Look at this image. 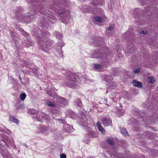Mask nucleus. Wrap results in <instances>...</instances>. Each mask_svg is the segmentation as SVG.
<instances>
[{
	"label": "nucleus",
	"instance_id": "34",
	"mask_svg": "<svg viewBox=\"0 0 158 158\" xmlns=\"http://www.w3.org/2000/svg\"><path fill=\"white\" fill-rule=\"evenodd\" d=\"M10 35L11 38H12L13 39H15L14 38L15 37V36L13 34L12 32H10Z\"/></svg>",
	"mask_w": 158,
	"mask_h": 158
},
{
	"label": "nucleus",
	"instance_id": "31",
	"mask_svg": "<svg viewBox=\"0 0 158 158\" xmlns=\"http://www.w3.org/2000/svg\"><path fill=\"white\" fill-rule=\"evenodd\" d=\"M139 72V69H137L133 71V72L135 73H137Z\"/></svg>",
	"mask_w": 158,
	"mask_h": 158
},
{
	"label": "nucleus",
	"instance_id": "25",
	"mask_svg": "<svg viewBox=\"0 0 158 158\" xmlns=\"http://www.w3.org/2000/svg\"><path fill=\"white\" fill-rule=\"evenodd\" d=\"M28 113L32 114H34L36 112V111L34 109H29L28 110Z\"/></svg>",
	"mask_w": 158,
	"mask_h": 158
},
{
	"label": "nucleus",
	"instance_id": "11",
	"mask_svg": "<svg viewBox=\"0 0 158 158\" xmlns=\"http://www.w3.org/2000/svg\"><path fill=\"white\" fill-rule=\"evenodd\" d=\"M9 120L10 121L16 123H19V121L15 118V117L12 115H10L9 117Z\"/></svg>",
	"mask_w": 158,
	"mask_h": 158
},
{
	"label": "nucleus",
	"instance_id": "13",
	"mask_svg": "<svg viewBox=\"0 0 158 158\" xmlns=\"http://www.w3.org/2000/svg\"><path fill=\"white\" fill-rule=\"evenodd\" d=\"M2 127L1 128V131L6 132L8 134H10L11 131L9 130L6 129L5 127L3 126H2Z\"/></svg>",
	"mask_w": 158,
	"mask_h": 158
},
{
	"label": "nucleus",
	"instance_id": "7",
	"mask_svg": "<svg viewBox=\"0 0 158 158\" xmlns=\"http://www.w3.org/2000/svg\"><path fill=\"white\" fill-rule=\"evenodd\" d=\"M73 127L70 125H67L65 126L64 128V131L67 132H71L72 131Z\"/></svg>",
	"mask_w": 158,
	"mask_h": 158
},
{
	"label": "nucleus",
	"instance_id": "43",
	"mask_svg": "<svg viewBox=\"0 0 158 158\" xmlns=\"http://www.w3.org/2000/svg\"><path fill=\"white\" fill-rule=\"evenodd\" d=\"M90 12H91V13H94V12L93 11H90Z\"/></svg>",
	"mask_w": 158,
	"mask_h": 158
},
{
	"label": "nucleus",
	"instance_id": "18",
	"mask_svg": "<svg viewBox=\"0 0 158 158\" xmlns=\"http://www.w3.org/2000/svg\"><path fill=\"white\" fill-rule=\"evenodd\" d=\"M94 19L99 23H101L102 22V19L101 17L98 16L94 17Z\"/></svg>",
	"mask_w": 158,
	"mask_h": 158
},
{
	"label": "nucleus",
	"instance_id": "39",
	"mask_svg": "<svg viewBox=\"0 0 158 158\" xmlns=\"http://www.w3.org/2000/svg\"><path fill=\"white\" fill-rule=\"evenodd\" d=\"M24 107V106L22 105H21L19 106L20 108H22Z\"/></svg>",
	"mask_w": 158,
	"mask_h": 158
},
{
	"label": "nucleus",
	"instance_id": "44",
	"mask_svg": "<svg viewBox=\"0 0 158 158\" xmlns=\"http://www.w3.org/2000/svg\"><path fill=\"white\" fill-rule=\"evenodd\" d=\"M63 55V54H62V53H60V56H62Z\"/></svg>",
	"mask_w": 158,
	"mask_h": 158
},
{
	"label": "nucleus",
	"instance_id": "45",
	"mask_svg": "<svg viewBox=\"0 0 158 158\" xmlns=\"http://www.w3.org/2000/svg\"><path fill=\"white\" fill-rule=\"evenodd\" d=\"M110 156H111V157H113V156H113V155H110Z\"/></svg>",
	"mask_w": 158,
	"mask_h": 158
},
{
	"label": "nucleus",
	"instance_id": "8",
	"mask_svg": "<svg viewBox=\"0 0 158 158\" xmlns=\"http://www.w3.org/2000/svg\"><path fill=\"white\" fill-rule=\"evenodd\" d=\"M132 83L134 86L138 87L140 88L142 86V83L140 82L137 81L135 80H134L132 82Z\"/></svg>",
	"mask_w": 158,
	"mask_h": 158
},
{
	"label": "nucleus",
	"instance_id": "38",
	"mask_svg": "<svg viewBox=\"0 0 158 158\" xmlns=\"http://www.w3.org/2000/svg\"><path fill=\"white\" fill-rule=\"evenodd\" d=\"M24 17H23V16H22V17L21 18V19H20L19 20L23 22V19H24Z\"/></svg>",
	"mask_w": 158,
	"mask_h": 158
},
{
	"label": "nucleus",
	"instance_id": "21",
	"mask_svg": "<svg viewBox=\"0 0 158 158\" xmlns=\"http://www.w3.org/2000/svg\"><path fill=\"white\" fill-rule=\"evenodd\" d=\"M56 36L57 39H61L63 38V36L62 35L59 33H56Z\"/></svg>",
	"mask_w": 158,
	"mask_h": 158
},
{
	"label": "nucleus",
	"instance_id": "10",
	"mask_svg": "<svg viewBox=\"0 0 158 158\" xmlns=\"http://www.w3.org/2000/svg\"><path fill=\"white\" fill-rule=\"evenodd\" d=\"M47 94L50 96L53 97L54 96H56V94L55 91L52 90H50L47 91Z\"/></svg>",
	"mask_w": 158,
	"mask_h": 158
},
{
	"label": "nucleus",
	"instance_id": "28",
	"mask_svg": "<svg viewBox=\"0 0 158 158\" xmlns=\"http://www.w3.org/2000/svg\"><path fill=\"white\" fill-rule=\"evenodd\" d=\"M112 79V78L109 76H106L105 77V78L104 79V80L105 81H108L109 80H111Z\"/></svg>",
	"mask_w": 158,
	"mask_h": 158
},
{
	"label": "nucleus",
	"instance_id": "32",
	"mask_svg": "<svg viewBox=\"0 0 158 158\" xmlns=\"http://www.w3.org/2000/svg\"><path fill=\"white\" fill-rule=\"evenodd\" d=\"M66 156L64 154H62L60 155V158H66Z\"/></svg>",
	"mask_w": 158,
	"mask_h": 158
},
{
	"label": "nucleus",
	"instance_id": "22",
	"mask_svg": "<svg viewBox=\"0 0 158 158\" xmlns=\"http://www.w3.org/2000/svg\"><path fill=\"white\" fill-rule=\"evenodd\" d=\"M99 40H96L94 41H93V44H94V45L96 46H99V44L102 43V42L100 41H98Z\"/></svg>",
	"mask_w": 158,
	"mask_h": 158
},
{
	"label": "nucleus",
	"instance_id": "15",
	"mask_svg": "<svg viewBox=\"0 0 158 158\" xmlns=\"http://www.w3.org/2000/svg\"><path fill=\"white\" fill-rule=\"evenodd\" d=\"M8 147L9 146L10 143L8 142H9L8 137L7 136H6L5 138L2 139H1V140Z\"/></svg>",
	"mask_w": 158,
	"mask_h": 158
},
{
	"label": "nucleus",
	"instance_id": "37",
	"mask_svg": "<svg viewBox=\"0 0 158 158\" xmlns=\"http://www.w3.org/2000/svg\"><path fill=\"white\" fill-rule=\"evenodd\" d=\"M102 101L105 103H106V102H107V100L106 99H102Z\"/></svg>",
	"mask_w": 158,
	"mask_h": 158
},
{
	"label": "nucleus",
	"instance_id": "33",
	"mask_svg": "<svg viewBox=\"0 0 158 158\" xmlns=\"http://www.w3.org/2000/svg\"><path fill=\"white\" fill-rule=\"evenodd\" d=\"M147 33L146 31H140V34H146Z\"/></svg>",
	"mask_w": 158,
	"mask_h": 158
},
{
	"label": "nucleus",
	"instance_id": "9",
	"mask_svg": "<svg viewBox=\"0 0 158 158\" xmlns=\"http://www.w3.org/2000/svg\"><path fill=\"white\" fill-rule=\"evenodd\" d=\"M122 107H121L120 109H118L116 111V114L118 116H123L124 114V111L122 109Z\"/></svg>",
	"mask_w": 158,
	"mask_h": 158
},
{
	"label": "nucleus",
	"instance_id": "47",
	"mask_svg": "<svg viewBox=\"0 0 158 158\" xmlns=\"http://www.w3.org/2000/svg\"><path fill=\"white\" fill-rule=\"evenodd\" d=\"M106 104L107 105H108V106H110V105H109V104H108L107 103H106Z\"/></svg>",
	"mask_w": 158,
	"mask_h": 158
},
{
	"label": "nucleus",
	"instance_id": "41",
	"mask_svg": "<svg viewBox=\"0 0 158 158\" xmlns=\"http://www.w3.org/2000/svg\"><path fill=\"white\" fill-rule=\"evenodd\" d=\"M23 145L27 147V145H26V143H24L23 144Z\"/></svg>",
	"mask_w": 158,
	"mask_h": 158
},
{
	"label": "nucleus",
	"instance_id": "5",
	"mask_svg": "<svg viewBox=\"0 0 158 158\" xmlns=\"http://www.w3.org/2000/svg\"><path fill=\"white\" fill-rule=\"evenodd\" d=\"M103 124L105 127L110 126L112 123V121L109 116L104 117L101 120Z\"/></svg>",
	"mask_w": 158,
	"mask_h": 158
},
{
	"label": "nucleus",
	"instance_id": "23",
	"mask_svg": "<svg viewBox=\"0 0 158 158\" xmlns=\"http://www.w3.org/2000/svg\"><path fill=\"white\" fill-rule=\"evenodd\" d=\"M47 104L48 106L50 107H54L55 106V105L53 102L50 101H47Z\"/></svg>",
	"mask_w": 158,
	"mask_h": 158
},
{
	"label": "nucleus",
	"instance_id": "16",
	"mask_svg": "<svg viewBox=\"0 0 158 158\" xmlns=\"http://www.w3.org/2000/svg\"><path fill=\"white\" fill-rule=\"evenodd\" d=\"M147 81L148 82L153 84L155 81V78L152 77H149L147 78Z\"/></svg>",
	"mask_w": 158,
	"mask_h": 158
},
{
	"label": "nucleus",
	"instance_id": "6",
	"mask_svg": "<svg viewBox=\"0 0 158 158\" xmlns=\"http://www.w3.org/2000/svg\"><path fill=\"white\" fill-rule=\"evenodd\" d=\"M97 126L98 129L103 134L105 133V131L104 129L101 126V123L100 122H98L97 123Z\"/></svg>",
	"mask_w": 158,
	"mask_h": 158
},
{
	"label": "nucleus",
	"instance_id": "2",
	"mask_svg": "<svg viewBox=\"0 0 158 158\" xmlns=\"http://www.w3.org/2000/svg\"><path fill=\"white\" fill-rule=\"evenodd\" d=\"M45 40H44L42 38H40L38 40V45L41 46H44L42 49L43 50L47 52V51L45 50V48H46L48 50V48L51 46L52 44L51 42L48 41L47 40H46V41H45Z\"/></svg>",
	"mask_w": 158,
	"mask_h": 158
},
{
	"label": "nucleus",
	"instance_id": "49",
	"mask_svg": "<svg viewBox=\"0 0 158 158\" xmlns=\"http://www.w3.org/2000/svg\"><path fill=\"white\" fill-rule=\"evenodd\" d=\"M110 100L112 101V100L111 99H110Z\"/></svg>",
	"mask_w": 158,
	"mask_h": 158
},
{
	"label": "nucleus",
	"instance_id": "48",
	"mask_svg": "<svg viewBox=\"0 0 158 158\" xmlns=\"http://www.w3.org/2000/svg\"><path fill=\"white\" fill-rule=\"evenodd\" d=\"M23 31V30H21V31Z\"/></svg>",
	"mask_w": 158,
	"mask_h": 158
},
{
	"label": "nucleus",
	"instance_id": "29",
	"mask_svg": "<svg viewBox=\"0 0 158 158\" xmlns=\"http://www.w3.org/2000/svg\"><path fill=\"white\" fill-rule=\"evenodd\" d=\"M97 56L96 57V58H104L102 57V54L101 53H98L97 54Z\"/></svg>",
	"mask_w": 158,
	"mask_h": 158
},
{
	"label": "nucleus",
	"instance_id": "36",
	"mask_svg": "<svg viewBox=\"0 0 158 158\" xmlns=\"http://www.w3.org/2000/svg\"><path fill=\"white\" fill-rule=\"evenodd\" d=\"M113 156H114L115 157H117L118 156V154L116 153H113Z\"/></svg>",
	"mask_w": 158,
	"mask_h": 158
},
{
	"label": "nucleus",
	"instance_id": "19",
	"mask_svg": "<svg viewBox=\"0 0 158 158\" xmlns=\"http://www.w3.org/2000/svg\"><path fill=\"white\" fill-rule=\"evenodd\" d=\"M108 85L110 87L114 88L116 87L117 85V84H116V83H114V82L111 81L109 83Z\"/></svg>",
	"mask_w": 158,
	"mask_h": 158
},
{
	"label": "nucleus",
	"instance_id": "14",
	"mask_svg": "<svg viewBox=\"0 0 158 158\" xmlns=\"http://www.w3.org/2000/svg\"><path fill=\"white\" fill-rule=\"evenodd\" d=\"M70 19V15L68 14L67 16L65 17H62V22L65 23H67L69 21V20Z\"/></svg>",
	"mask_w": 158,
	"mask_h": 158
},
{
	"label": "nucleus",
	"instance_id": "46",
	"mask_svg": "<svg viewBox=\"0 0 158 158\" xmlns=\"http://www.w3.org/2000/svg\"><path fill=\"white\" fill-rule=\"evenodd\" d=\"M64 45H60V46H61V47H62L63 46H64Z\"/></svg>",
	"mask_w": 158,
	"mask_h": 158
},
{
	"label": "nucleus",
	"instance_id": "42",
	"mask_svg": "<svg viewBox=\"0 0 158 158\" xmlns=\"http://www.w3.org/2000/svg\"><path fill=\"white\" fill-rule=\"evenodd\" d=\"M88 158H95L94 157H88Z\"/></svg>",
	"mask_w": 158,
	"mask_h": 158
},
{
	"label": "nucleus",
	"instance_id": "35",
	"mask_svg": "<svg viewBox=\"0 0 158 158\" xmlns=\"http://www.w3.org/2000/svg\"><path fill=\"white\" fill-rule=\"evenodd\" d=\"M59 120L60 122L62 123H64L65 122V120H64L59 119Z\"/></svg>",
	"mask_w": 158,
	"mask_h": 158
},
{
	"label": "nucleus",
	"instance_id": "40",
	"mask_svg": "<svg viewBox=\"0 0 158 158\" xmlns=\"http://www.w3.org/2000/svg\"><path fill=\"white\" fill-rule=\"evenodd\" d=\"M133 52H134V50H133V51H131V50L130 52L129 50H128V52L129 53H132Z\"/></svg>",
	"mask_w": 158,
	"mask_h": 158
},
{
	"label": "nucleus",
	"instance_id": "20",
	"mask_svg": "<svg viewBox=\"0 0 158 158\" xmlns=\"http://www.w3.org/2000/svg\"><path fill=\"white\" fill-rule=\"evenodd\" d=\"M75 105L79 107H81L82 106V103L81 101L80 100H77L75 102Z\"/></svg>",
	"mask_w": 158,
	"mask_h": 158
},
{
	"label": "nucleus",
	"instance_id": "17",
	"mask_svg": "<svg viewBox=\"0 0 158 158\" xmlns=\"http://www.w3.org/2000/svg\"><path fill=\"white\" fill-rule=\"evenodd\" d=\"M121 132L123 135L127 136L128 135V133L124 128L121 129Z\"/></svg>",
	"mask_w": 158,
	"mask_h": 158
},
{
	"label": "nucleus",
	"instance_id": "3",
	"mask_svg": "<svg viewBox=\"0 0 158 158\" xmlns=\"http://www.w3.org/2000/svg\"><path fill=\"white\" fill-rule=\"evenodd\" d=\"M34 118L35 120L41 122L43 121V119L48 121L50 119V118L48 115L44 114L43 113H41L40 114V115H37L36 117H34Z\"/></svg>",
	"mask_w": 158,
	"mask_h": 158
},
{
	"label": "nucleus",
	"instance_id": "24",
	"mask_svg": "<svg viewBox=\"0 0 158 158\" xmlns=\"http://www.w3.org/2000/svg\"><path fill=\"white\" fill-rule=\"evenodd\" d=\"M20 97L22 100L25 99L26 97V95L25 93H22L20 94Z\"/></svg>",
	"mask_w": 158,
	"mask_h": 158
},
{
	"label": "nucleus",
	"instance_id": "4",
	"mask_svg": "<svg viewBox=\"0 0 158 158\" xmlns=\"http://www.w3.org/2000/svg\"><path fill=\"white\" fill-rule=\"evenodd\" d=\"M49 129V127L44 126L40 125L37 129V132L41 133L42 134H46Z\"/></svg>",
	"mask_w": 158,
	"mask_h": 158
},
{
	"label": "nucleus",
	"instance_id": "12",
	"mask_svg": "<svg viewBox=\"0 0 158 158\" xmlns=\"http://www.w3.org/2000/svg\"><path fill=\"white\" fill-rule=\"evenodd\" d=\"M58 102H60L62 103L64 105H66L68 103V101L66 100V99L64 98H61L59 99L58 100Z\"/></svg>",
	"mask_w": 158,
	"mask_h": 158
},
{
	"label": "nucleus",
	"instance_id": "27",
	"mask_svg": "<svg viewBox=\"0 0 158 158\" xmlns=\"http://www.w3.org/2000/svg\"><path fill=\"white\" fill-rule=\"evenodd\" d=\"M107 142L108 144H109L111 145H112L114 144V142L113 141H112V140H111L109 139H107Z\"/></svg>",
	"mask_w": 158,
	"mask_h": 158
},
{
	"label": "nucleus",
	"instance_id": "26",
	"mask_svg": "<svg viewBox=\"0 0 158 158\" xmlns=\"http://www.w3.org/2000/svg\"><path fill=\"white\" fill-rule=\"evenodd\" d=\"M94 67L95 69H99L101 68L102 66L100 64H95Z\"/></svg>",
	"mask_w": 158,
	"mask_h": 158
},
{
	"label": "nucleus",
	"instance_id": "1",
	"mask_svg": "<svg viewBox=\"0 0 158 158\" xmlns=\"http://www.w3.org/2000/svg\"><path fill=\"white\" fill-rule=\"evenodd\" d=\"M75 76L74 74L70 73L66 81V85L72 88H77L79 87V81L76 79Z\"/></svg>",
	"mask_w": 158,
	"mask_h": 158
},
{
	"label": "nucleus",
	"instance_id": "30",
	"mask_svg": "<svg viewBox=\"0 0 158 158\" xmlns=\"http://www.w3.org/2000/svg\"><path fill=\"white\" fill-rule=\"evenodd\" d=\"M114 28V25L113 24L110 25L109 27L107 29L108 31H110L113 29Z\"/></svg>",
	"mask_w": 158,
	"mask_h": 158
}]
</instances>
